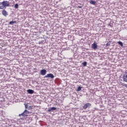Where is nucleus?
Returning a JSON list of instances; mask_svg holds the SVG:
<instances>
[{
  "instance_id": "1",
  "label": "nucleus",
  "mask_w": 127,
  "mask_h": 127,
  "mask_svg": "<svg viewBox=\"0 0 127 127\" xmlns=\"http://www.w3.org/2000/svg\"><path fill=\"white\" fill-rule=\"evenodd\" d=\"M29 112L27 110H25L23 113H21V114H19V116L20 117V116H22V117H28V116L29 115Z\"/></svg>"
},
{
  "instance_id": "2",
  "label": "nucleus",
  "mask_w": 127,
  "mask_h": 127,
  "mask_svg": "<svg viewBox=\"0 0 127 127\" xmlns=\"http://www.w3.org/2000/svg\"><path fill=\"white\" fill-rule=\"evenodd\" d=\"M91 106H92V104H91V103H86L84 104V106H83V109L84 110H86L87 108H90Z\"/></svg>"
},
{
  "instance_id": "3",
  "label": "nucleus",
  "mask_w": 127,
  "mask_h": 127,
  "mask_svg": "<svg viewBox=\"0 0 127 127\" xmlns=\"http://www.w3.org/2000/svg\"><path fill=\"white\" fill-rule=\"evenodd\" d=\"M44 78H51V79H54V76L52 73L47 74Z\"/></svg>"
},
{
  "instance_id": "4",
  "label": "nucleus",
  "mask_w": 127,
  "mask_h": 127,
  "mask_svg": "<svg viewBox=\"0 0 127 127\" xmlns=\"http://www.w3.org/2000/svg\"><path fill=\"white\" fill-rule=\"evenodd\" d=\"M2 3L4 8L5 7V6H8L9 5V2L8 1H3Z\"/></svg>"
},
{
  "instance_id": "5",
  "label": "nucleus",
  "mask_w": 127,
  "mask_h": 127,
  "mask_svg": "<svg viewBox=\"0 0 127 127\" xmlns=\"http://www.w3.org/2000/svg\"><path fill=\"white\" fill-rule=\"evenodd\" d=\"M47 71L46 69H42L41 70V74L42 75V76H44L45 75H46Z\"/></svg>"
},
{
  "instance_id": "6",
  "label": "nucleus",
  "mask_w": 127,
  "mask_h": 127,
  "mask_svg": "<svg viewBox=\"0 0 127 127\" xmlns=\"http://www.w3.org/2000/svg\"><path fill=\"white\" fill-rule=\"evenodd\" d=\"M92 48L93 49H97L98 48V45H97V43H94L92 45Z\"/></svg>"
},
{
  "instance_id": "7",
  "label": "nucleus",
  "mask_w": 127,
  "mask_h": 127,
  "mask_svg": "<svg viewBox=\"0 0 127 127\" xmlns=\"http://www.w3.org/2000/svg\"><path fill=\"white\" fill-rule=\"evenodd\" d=\"M123 79L124 82H127V72L125 74L123 75Z\"/></svg>"
},
{
  "instance_id": "8",
  "label": "nucleus",
  "mask_w": 127,
  "mask_h": 127,
  "mask_svg": "<svg viewBox=\"0 0 127 127\" xmlns=\"http://www.w3.org/2000/svg\"><path fill=\"white\" fill-rule=\"evenodd\" d=\"M57 110V108L56 107H51V108H49L48 110V112H52V111H56Z\"/></svg>"
},
{
  "instance_id": "9",
  "label": "nucleus",
  "mask_w": 127,
  "mask_h": 127,
  "mask_svg": "<svg viewBox=\"0 0 127 127\" xmlns=\"http://www.w3.org/2000/svg\"><path fill=\"white\" fill-rule=\"evenodd\" d=\"M2 14L4 16H6L7 15H8V14L7 13V12H6V10H3L2 11Z\"/></svg>"
},
{
  "instance_id": "10",
  "label": "nucleus",
  "mask_w": 127,
  "mask_h": 127,
  "mask_svg": "<svg viewBox=\"0 0 127 127\" xmlns=\"http://www.w3.org/2000/svg\"><path fill=\"white\" fill-rule=\"evenodd\" d=\"M27 92L29 94H33V93H34V91L32 89H29L27 90Z\"/></svg>"
},
{
  "instance_id": "11",
  "label": "nucleus",
  "mask_w": 127,
  "mask_h": 127,
  "mask_svg": "<svg viewBox=\"0 0 127 127\" xmlns=\"http://www.w3.org/2000/svg\"><path fill=\"white\" fill-rule=\"evenodd\" d=\"M3 8H4L3 7L2 2H0V9H3Z\"/></svg>"
},
{
  "instance_id": "12",
  "label": "nucleus",
  "mask_w": 127,
  "mask_h": 127,
  "mask_svg": "<svg viewBox=\"0 0 127 127\" xmlns=\"http://www.w3.org/2000/svg\"><path fill=\"white\" fill-rule=\"evenodd\" d=\"M89 2L91 4H93V5L96 4V1H94L93 0H90Z\"/></svg>"
},
{
  "instance_id": "13",
  "label": "nucleus",
  "mask_w": 127,
  "mask_h": 127,
  "mask_svg": "<svg viewBox=\"0 0 127 127\" xmlns=\"http://www.w3.org/2000/svg\"><path fill=\"white\" fill-rule=\"evenodd\" d=\"M82 65L83 66H84V67H86V66H87V62H84L82 63Z\"/></svg>"
},
{
  "instance_id": "14",
  "label": "nucleus",
  "mask_w": 127,
  "mask_h": 127,
  "mask_svg": "<svg viewBox=\"0 0 127 127\" xmlns=\"http://www.w3.org/2000/svg\"><path fill=\"white\" fill-rule=\"evenodd\" d=\"M81 89H82V87L79 86V87L77 88V92H80V91H81Z\"/></svg>"
},
{
  "instance_id": "15",
  "label": "nucleus",
  "mask_w": 127,
  "mask_h": 127,
  "mask_svg": "<svg viewBox=\"0 0 127 127\" xmlns=\"http://www.w3.org/2000/svg\"><path fill=\"white\" fill-rule=\"evenodd\" d=\"M16 22V21H10V22H9V24H14V23H15Z\"/></svg>"
},
{
  "instance_id": "16",
  "label": "nucleus",
  "mask_w": 127,
  "mask_h": 127,
  "mask_svg": "<svg viewBox=\"0 0 127 127\" xmlns=\"http://www.w3.org/2000/svg\"><path fill=\"white\" fill-rule=\"evenodd\" d=\"M118 44H119V45H121V46L122 47L124 46V45L123 44V42L121 41L118 42Z\"/></svg>"
},
{
  "instance_id": "17",
  "label": "nucleus",
  "mask_w": 127,
  "mask_h": 127,
  "mask_svg": "<svg viewBox=\"0 0 127 127\" xmlns=\"http://www.w3.org/2000/svg\"><path fill=\"white\" fill-rule=\"evenodd\" d=\"M15 8H18V4L16 3L14 5Z\"/></svg>"
},
{
  "instance_id": "18",
  "label": "nucleus",
  "mask_w": 127,
  "mask_h": 127,
  "mask_svg": "<svg viewBox=\"0 0 127 127\" xmlns=\"http://www.w3.org/2000/svg\"><path fill=\"white\" fill-rule=\"evenodd\" d=\"M110 45H111V44L110 43H107L106 44V46H110Z\"/></svg>"
},
{
  "instance_id": "19",
  "label": "nucleus",
  "mask_w": 127,
  "mask_h": 127,
  "mask_svg": "<svg viewBox=\"0 0 127 127\" xmlns=\"http://www.w3.org/2000/svg\"><path fill=\"white\" fill-rule=\"evenodd\" d=\"M122 86H125V87H127V85L126 84H125V83H122Z\"/></svg>"
},
{
  "instance_id": "20",
  "label": "nucleus",
  "mask_w": 127,
  "mask_h": 127,
  "mask_svg": "<svg viewBox=\"0 0 127 127\" xmlns=\"http://www.w3.org/2000/svg\"><path fill=\"white\" fill-rule=\"evenodd\" d=\"M26 109H27V104H25Z\"/></svg>"
},
{
  "instance_id": "21",
  "label": "nucleus",
  "mask_w": 127,
  "mask_h": 127,
  "mask_svg": "<svg viewBox=\"0 0 127 127\" xmlns=\"http://www.w3.org/2000/svg\"><path fill=\"white\" fill-rule=\"evenodd\" d=\"M78 8H81L82 7V6H78Z\"/></svg>"
}]
</instances>
